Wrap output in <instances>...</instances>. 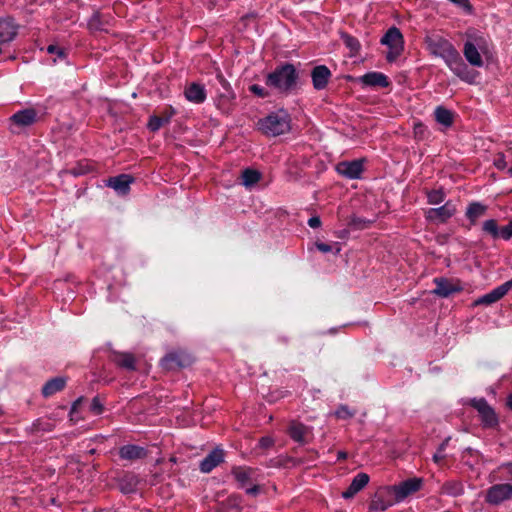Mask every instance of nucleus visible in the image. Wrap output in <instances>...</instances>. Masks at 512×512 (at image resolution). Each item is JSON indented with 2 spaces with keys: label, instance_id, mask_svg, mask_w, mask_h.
<instances>
[{
  "label": "nucleus",
  "instance_id": "ddd939ff",
  "mask_svg": "<svg viewBox=\"0 0 512 512\" xmlns=\"http://www.w3.org/2000/svg\"><path fill=\"white\" fill-rule=\"evenodd\" d=\"M336 171L349 179H357L363 172V160L343 161L337 164Z\"/></svg>",
  "mask_w": 512,
  "mask_h": 512
},
{
  "label": "nucleus",
  "instance_id": "3c124183",
  "mask_svg": "<svg viewBox=\"0 0 512 512\" xmlns=\"http://www.w3.org/2000/svg\"><path fill=\"white\" fill-rule=\"evenodd\" d=\"M444 458H445L444 452H440L438 450H437V452L433 456V460L437 464L441 463L444 460Z\"/></svg>",
  "mask_w": 512,
  "mask_h": 512
},
{
  "label": "nucleus",
  "instance_id": "5701e85b",
  "mask_svg": "<svg viewBox=\"0 0 512 512\" xmlns=\"http://www.w3.org/2000/svg\"><path fill=\"white\" fill-rule=\"evenodd\" d=\"M361 81L368 86L387 87L389 84L387 76L380 72H369L362 76Z\"/></svg>",
  "mask_w": 512,
  "mask_h": 512
},
{
  "label": "nucleus",
  "instance_id": "9d476101",
  "mask_svg": "<svg viewBox=\"0 0 512 512\" xmlns=\"http://www.w3.org/2000/svg\"><path fill=\"white\" fill-rule=\"evenodd\" d=\"M456 213V206L451 202L447 201L444 205L438 208H430L425 211V218L431 222L444 223L450 219Z\"/></svg>",
  "mask_w": 512,
  "mask_h": 512
},
{
  "label": "nucleus",
  "instance_id": "72a5a7b5",
  "mask_svg": "<svg viewBox=\"0 0 512 512\" xmlns=\"http://www.w3.org/2000/svg\"><path fill=\"white\" fill-rule=\"evenodd\" d=\"M356 414V411L353 409H350L346 405H341L338 407V409L334 412V415L338 419L347 420L352 418Z\"/></svg>",
  "mask_w": 512,
  "mask_h": 512
},
{
  "label": "nucleus",
  "instance_id": "37998d69",
  "mask_svg": "<svg viewBox=\"0 0 512 512\" xmlns=\"http://www.w3.org/2000/svg\"><path fill=\"white\" fill-rule=\"evenodd\" d=\"M494 165L500 170H503L507 167V162L503 154H500L499 157L494 161Z\"/></svg>",
  "mask_w": 512,
  "mask_h": 512
},
{
  "label": "nucleus",
  "instance_id": "f704fd0d",
  "mask_svg": "<svg viewBox=\"0 0 512 512\" xmlns=\"http://www.w3.org/2000/svg\"><path fill=\"white\" fill-rule=\"evenodd\" d=\"M369 224H370V221H368L364 218H361V217H357V216H352L348 222V225L355 229L367 228L369 226Z\"/></svg>",
  "mask_w": 512,
  "mask_h": 512
},
{
  "label": "nucleus",
  "instance_id": "9b49d317",
  "mask_svg": "<svg viewBox=\"0 0 512 512\" xmlns=\"http://www.w3.org/2000/svg\"><path fill=\"white\" fill-rule=\"evenodd\" d=\"M512 288V280L506 281L505 283L501 284L500 286L494 288L489 293L479 297L475 300L474 305H485L489 306L491 304L496 303L501 298H503Z\"/></svg>",
  "mask_w": 512,
  "mask_h": 512
},
{
  "label": "nucleus",
  "instance_id": "09e8293b",
  "mask_svg": "<svg viewBox=\"0 0 512 512\" xmlns=\"http://www.w3.org/2000/svg\"><path fill=\"white\" fill-rule=\"evenodd\" d=\"M308 225L311 227V228H318L320 227L321 225V220L319 217L317 216H314V217H311L309 220H308Z\"/></svg>",
  "mask_w": 512,
  "mask_h": 512
},
{
  "label": "nucleus",
  "instance_id": "20e7f679",
  "mask_svg": "<svg viewBox=\"0 0 512 512\" xmlns=\"http://www.w3.org/2000/svg\"><path fill=\"white\" fill-rule=\"evenodd\" d=\"M291 119L284 110L271 113L258 123L259 129L266 135L278 136L288 132L291 128Z\"/></svg>",
  "mask_w": 512,
  "mask_h": 512
},
{
  "label": "nucleus",
  "instance_id": "473e14b6",
  "mask_svg": "<svg viewBox=\"0 0 512 512\" xmlns=\"http://www.w3.org/2000/svg\"><path fill=\"white\" fill-rule=\"evenodd\" d=\"M444 493L452 496L461 495L464 491L463 486L459 482H448L443 486Z\"/></svg>",
  "mask_w": 512,
  "mask_h": 512
},
{
  "label": "nucleus",
  "instance_id": "4d7b16f0",
  "mask_svg": "<svg viewBox=\"0 0 512 512\" xmlns=\"http://www.w3.org/2000/svg\"><path fill=\"white\" fill-rule=\"evenodd\" d=\"M507 404L512 409V394L509 396Z\"/></svg>",
  "mask_w": 512,
  "mask_h": 512
},
{
  "label": "nucleus",
  "instance_id": "a878e982",
  "mask_svg": "<svg viewBox=\"0 0 512 512\" xmlns=\"http://www.w3.org/2000/svg\"><path fill=\"white\" fill-rule=\"evenodd\" d=\"M111 360L118 366L126 368L128 370H133L135 368V359L134 356L130 353L115 352L111 355Z\"/></svg>",
  "mask_w": 512,
  "mask_h": 512
},
{
  "label": "nucleus",
  "instance_id": "f03ea898",
  "mask_svg": "<svg viewBox=\"0 0 512 512\" xmlns=\"http://www.w3.org/2000/svg\"><path fill=\"white\" fill-rule=\"evenodd\" d=\"M490 54L489 40L480 33L468 32L463 46V55L468 63L474 67H482L483 56Z\"/></svg>",
  "mask_w": 512,
  "mask_h": 512
},
{
  "label": "nucleus",
  "instance_id": "c9c22d12",
  "mask_svg": "<svg viewBox=\"0 0 512 512\" xmlns=\"http://www.w3.org/2000/svg\"><path fill=\"white\" fill-rule=\"evenodd\" d=\"M164 120L158 116H152L148 122V127L151 131H157L162 125Z\"/></svg>",
  "mask_w": 512,
  "mask_h": 512
},
{
  "label": "nucleus",
  "instance_id": "a211bd4d",
  "mask_svg": "<svg viewBox=\"0 0 512 512\" xmlns=\"http://www.w3.org/2000/svg\"><path fill=\"white\" fill-rule=\"evenodd\" d=\"M37 118V112L32 109H24L13 114L10 118L12 124L19 127H27L32 125Z\"/></svg>",
  "mask_w": 512,
  "mask_h": 512
},
{
  "label": "nucleus",
  "instance_id": "bb28decb",
  "mask_svg": "<svg viewBox=\"0 0 512 512\" xmlns=\"http://www.w3.org/2000/svg\"><path fill=\"white\" fill-rule=\"evenodd\" d=\"M487 207L479 202L471 203L466 211V217L471 224H475L479 218L485 215Z\"/></svg>",
  "mask_w": 512,
  "mask_h": 512
},
{
  "label": "nucleus",
  "instance_id": "7c9ffc66",
  "mask_svg": "<svg viewBox=\"0 0 512 512\" xmlns=\"http://www.w3.org/2000/svg\"><path fill=\"white\" fill-rule=\"evenodd\" d=\"M482 229L485 233L489 234L494 239L499 238L500 228L498 227V224L494 219L486 220L483 223Z\"/></svg>",
  "mask_w": 512,
  "mask_h": 512
},
{
  "label": "nucleus",
  "instance_id": "4c0bfd02",
  "mask_svg": "<svg viewBox=\"0 0 512 512\" xmlns=\"http://www.w3.org/2000/svg\"><path fill=\"white\" fill-rule=\"evenodd\" d=\"M499 237L508 240L512 237V221L508 225L501 227Z\"/></svg>",
  "mask_w": 512,
  "mask_h": 512
},
{
  "label": "nucleus",
  "instance_id": "2f4dec72",
  "mask_svg": "<svg viewBox=\"0 0 512 512\" xmlns=\"http://www.w3.org/2000/svg\"><path fill=\"white\" fill-rule=\"evenodd\" d=\"M430 205H438L444 202L445 193L442 190H431L426 193Z\"/></svg>",
  "mask_w": 512,
  "mask_h": 512
},
{
  "label": "nucleus",
  "instance_id": "c756f323",
  "mask_svg": "<svg viewBox=\"0 0 512 512\" xmlns=\"http://www.w3.org/2000/svg\"><path fill=\"white\" fill-rule=\"evenodd\" d=\"M260 180V173L256 170L246 169L242 173V183L246 187L256 184Z\"/></svg>",
  "mask_w": 512,
  "mask_h": 512
},
{
  "label": "nucleus",
  "instance_id": "a18cd8bd",
  "mask_svg": "<svg viewBox=\"0 0 512 512\" xmlns=\"http://www.w3.org/2000/svg\"><path fill=\"white\" fill-rule=\"evenodd\" d=\"M498 470H506L507 471V477L509 480L512 481V462L504 463L498 467Z\"/></svg>",
  "mask_w": 512,
  "mask_h": 512
},
{
  "label": "nucleus",
  "instance_id": "de8ad7c7",
  "mask_svg": "<svg viewBox=\"0 0 512 512\" xmlns=\"http://www.w3.org/2000/svg\"><path fill=\"white\" fill-rule=\"evenodd\" d=\"M316 247L319 251L323 253H328L332 251V246L326 243H316Z\"/></svg>",
  "mask_w": 512,
  "mask_h": 512
},
{
  "label": "nucleus",
  "instance_id": "49530a36",
  "mask_svg": "<svg viewBox=\"0 0 512 512\" xmlns=\"http://www.w3.org/2000/svg\"><path fill=\"white\" fill-rule=\"evenodd\" d=\"M449 1L458 5L459 7H462L464 9L468 10V11L471 9L468 0H449Z\"/></svg>",
  "mask_w": 512,
  "mask_h": 512
},
{
  "label": "nucleus",
  "instance_id": "864d4df0",
  "mask_svg": "<svg viewBox=\"0 0 512 512\" xmlns=\"http://www.w3.org/2000/svg\"><path fill=\"white\" fill-rule=\"evenodd\" d=\"M424 130V126L422 124H418L415 126V133H421Z\"/></svg>",
  "mask_w": 512,
  "mask_h": 512
},
{
  "label": "nucleus",
  "instance_id": "39448f33",
  "mask_svg": "<svg viewBox=\"0 0 512 512\" xmlns=\"http://www.w3.org/2000/svg\"><path fill=\"white\" fill-rule=\"evenodd\" d=\"M381 43L389 48L387 60L394 61L403 51L404 40L400 30L391 27L381 39Z\"/></svg>",
  "mask_w": 512,
  "mask_h": 512
},
{
  "label": "nucleus",
  "instance_id": "c03bdc74",
  "mask_svg": "<svg viewBox=\"0 0 512 512\" xmlns=\"http://www.w3.org/2000/svg\"><path fill=\"white\" fill-rule=\"evenodd\" d=\"M345 43L352 50H357L359 47L358 41L355 38L350 37V36L345 37Z\"/></svg>",
  "mask_w": 512,
  "mask_h": 512
},
{
  "label": "nucleus",
  "instance_id": "f257e3e1",
  "mask_svg": "<svg viewBox=\"0 0 512 512\" xmlns=\"http://www.w3.org/2000/svg\"><path fill=\"white\" fill-rule=\"evenodd\" d=\"M425 42L429 52L434 56L442 58L457 77L467 83L475 81L477 73L469 69L449 40L438 34H432L426 37Z\"/></svg>",
  "mask_w": 512,
  "mask_h": 512
},
{
  "label": "nucleus",
  "instance_id": "58836bf2",
  "mask_svg": "<svg viewBox=\"0 0 512 512\" xmlns=\"http://www.w3.org/2000/svg\"><path fill=\"white\" fill-rule=\"evenodd\" d=\"M249 90H250L253 94H255V95L259 96V97H262V98H264V97H267V96H268V92L265 90V88H264V87H262V86H260V85H258V84H253V85H251V86L249 87Z\"/></svg>",
  "mask_w": 512,
  "mask_h": 512
},
{
  "label": "nucleus",
  "instance_id": "6ab92c4d",
  "mask_svg": "<svg viewBox=\"0 0 512 512\" xmlns=\"http://www.w3.org/2000/svg\"><path fill=\"white\" fill-rule=\"evenodd\" d=\"M119 455L122 459L134 461L145 458L147 450L142 446L129 444L120 448Z\"/></svg>",
  "mask_w": 512,
  "mask_h": 512
},
{
  "label": "nucleus",
  "instance_id": "393cba45",
  "mask_svg": "<svg viewBox=\"0 0 512 512\" xmlns=\"http://www.w3.org/2000/svg\"><path fill=\"white\" fill-rule=\"evenodd\" d=\"M289 435L291 438L299 443H305V438L308 433V428L299 422H291L289 426Z\"/></svg>",
  "mask_w": 512,
  "mask_h": 512
},
{
  "label": "nucleus",
  "instance_id": "4be33fe9",
  "mask_svg": "<svg viewBox=\"0 0 512 512\" xmlns=\"http://www.w3.org/2000/svg\"><path fill=\"white\" fill-rule=\"evenodd\" d=\"M434 282L436 284V288L434 289L433 293L441 297H448L452 293L461 290L458 285L453 284L445 278H436Z\"/></svg>",
  "mask_w": 512,
  "mask_h": 512
},
{
  "label": "nucleus",
  "instance_id": "0eeeda50",
  "mask_svg": "<svg viewBox=\"0 0 512 512\" xmlns=\"http://www.w3.org/2000/svg\"><path fill=\"white\" fill-rule=\"evenodd\" d=\"M512 498V484L502 483L491 486L485 496L487 503L499 505L502 502Z\"/></svg>",
  "mask_w": 512,
  "mask_h": 512
},
{
  "label": "nucleus",
  "instance_id": "79ce46f5",
  "mask_svg": "<svg viewBox=\"0 0 512 512\" xmlns=\"http://www.w3.org/2000/svg\"><path fill=\"white\" fill-rule=\"evenodd\" d=\"M90 171V167L88 164H86L85 166H83L82 164L79 165L78 168H74L72 169V173L75 175V176H78V175H83L87 172Z\"/></svg>",
  "mask_w": 512,
  "mask_h": 512
},
{
  "label": "nucleus",
  "instance_id": "f3484780",
  "mask_svg": "<svg viewBox=\"0 0 512 512\" xmlns=\"http://www.w3.org/2000/svg\"><path fill=\"white\" fill-rule=\"evenodd\" d=\"M369 482V476L366 473L357 474L347 490L342 492V497L344 499L353 498L359 491H361Z\"/></svg>",
  "mask_w": 512,
  "mask_h": 512
},
{
  "label": "nucleus",
  "instance_id": "6e6d98bb",
  "mask_svg": "<svg viewBox=\"0 0 512 512\" xmlns=\"http://www.w3.org/2000/svg\"><path fill=\"white\" fill-rule=\"evenodd\" d=\"M338 458L339 459H345L346 458V453L345 452H339L338 453Z\"/></svg>",
  "mask_w": 512,
  "mask_h": 512
},
{
  "label": "nucleus",
  "instance_id": "ea45409f",
  "mask_svg": "<svg viewBox=\"0 0 512 512\" xmlns=\"http://www.w3.org/2000/svg\"><path fill=\"white\" fill-rule=\"evenodd\" d=\"M47 51L50 54H57V57L60 59L65 57V51L62 48L57 47L55 45L48 46Z\"/></svg>",
  "mask_w": 512,
  "mask_h": 512
},
{
  "label": "nucleus",
  "instance_id": "13d9d810",
  "mask_svg": "<svg viewBox=\"0 0 512 512\" xmlns=\"http://www.w3.org/2000/svg\"><path fill=\"white\" fill-rule=\"evenodd\" d=\"M508 173L512 176V166L508 169Z\"/></svg>",
  "mask_w": 512,
  "mask_h": 512
},
{
  "label": "nucleus",
  "instance_id": "dca6fc26",
  "mask_svg": "<svg viewBox=\"0 0 512 512\" xmlns=\"http://www.w3.org/2000/svg\"><path fill=\"white\" fill-rule=\"evenodd\" d=\"M224 460V451L222 449L216 448L211 451L201 462H200V470L203 473L211 472L215 467H217Z\"/></svg>",
  "mask_w": 512,
  "mask_h": 512
},
{
  "label": "nucleus",
  "instance_id": "5fc2aeb1",
  "mask_svg": "<svg viewBox=\"0 0 512 512\" xmlns=\"http://www.w3.org/2000/svg\"><path fill=\"white\" fill-rule=\"evenodd\" d=\"M447 443H448V439H447V440H445V441H444V442L439 446L438 451H440V452H444V451H445V448H446V446H447Z\"/></svg>",
  "mask_w": 512,
  "mask_h": 512
},
{
  "label": "nucleus",
  "instance_id": "8fccbe9b",
  "mask_svg": "<svg viewBox=\"0 0 512 512\" xmlns=\"http://www.w3.org/2000/svg\"><path fill=\"white\" fill-rule=\"evenodd\" d=\"M273 445V440L270 437H263L260 440V446L262 448H269Z\"/></svg>",
  "mask_w": 512,
  "mask_h": 512
},
{
  "label": "nucleus",
  "instance_id": "e433bc0d",
  "mask_svg": "<svg viewBox=\"0 0 512 512\" xmlns=\"http://www.w3.org/2000/svg\"><path fill=\"white\" fill-rule=\"evenodd\" d=\"M89 409L94 415H99L103 411V405L101 404L100 400L97 397H95L93 398Z\"/></svg>",
  "mask_w": 512,
  "mask_h": 512
},
{
  "label": "nucleus",
  "instance_id": "1a4fd4ad",
  "mask_svg": "<svg viewBox=\"0 0 512 512\" xmlns=\"http://www.w3.org/2000/svg\"><path fill=\"white\" fill-rule=\"evenodd\" d=\"M391 490V486L380 488L370 503V510L385 511L393 504L397 503L396 500H394V492Z\"/></svg>",
  "mask_w": 512,
  "mask_h": 512
},
{
  "label": "nucleus",
  "instance_id": "a19ab883",
  "mask_svg": "<svg viewBox=\"0 0 512 512\" xmlns=\"http://www.w3.org/2000/svg\"><path fill=\"white\" fill-rule=\"evenodd\" d=\"M81 402H82V398H79L72 405V408L70 411V416H71L72 421H77L76 414H77L79 406L81 405Z\"/></svg>",
  "mask_w": 512,
  "mask_h": 512
},
{
  "label": "nucleus",
  "instance_id": "423d86ee",
  "mask_svg": "<svg viewBox=\"0 0 512 512\" xmlns=\"http://www.w3.org/2000/svg\"><path fill=\"white\" fill-rule=\"evenodd\" d=\"M423 480L421 478H409L398 485L391 486L394 492V500L396 502L404 501L408 496L416 493L422 487Z\"/></svg>",
  "mask_w": 512,
  "mask_h": 512
},
{
  "label": "nucleus",
  "instance_id": "6e6552de",
  "mask_svg": "<svg viewBox=\"0 0 512 512\" xmlns=\"http://www.w3.org/2000/svg\"><path fill=\"white\" fill-rule=\"evenodd\" d=\"M470 403L478 411L484 427L491 428L497 425L498 418L484 398L472 399Z\"/></svg>",
  "mask_w": 512,
  "mask_h": 512
},
{
  "label": "nucleus",
  "instance_id": "603ef678",
  "mask_svg": "<svg viewBox=\"0 0 512 512\" xmlns=\"http://www.w3.org/2000/svg\"><path fill=\"white\" fill-rule=\"evenodd\" d=\"M258 489H259V488H258L257 486H254V487H252V488H248V489H247V493H248V494H256V493L258 492Z\"/></svg>",
  "mask_w": 512,
  "mask_h": 512
},
{
  "label": "nucleus",
  "instance_id": "4468645a",
  "mask_svg": "<svg viewBox=\"0 0 512 512\" xmlns=\"http://www.w3.org/2000/svg\"><path fill=\"white\" fill-rule=\"evenodd\" d=\"M134 179L131 175L121 174L115 177H111L107 186L114 189L119 195H126L130 190V185Z\"/></svg>",
  "mask_w": 512,
  "mask_h": 512
},
{
  "label": "nucleus",
  "instance_id": "aec40b11",
  "mask_svg": "<svg viewBox=\"0 0 512 512\" xmlns=\"http://www.w3.org/2000/svg\"><path fill=\"white\" fill-rule=\"evenodd\" d=\"M184 94L188 101L196 104L203 103L206 99L205 87L198 83H191L189 86H187Z\"/></svg>",
  "mask_w": 512,
  "mask_h": 512
},
{
  "label": "nucleus",
  "instance_id": "2eb2a0df",
  "mask_svg": "<svg viewBox=\"0 0 512 512\" xmlns=\"http://www.w3.org/2000/svg\"><path fill=\"white\" fill-rule=\"evenodd\" d=\"M311 77L313 87L316 90H322L327 86L331 78V72L325 65H318L313 68Z\"/></svg>",
  "mask_w": 512,
  "mask_h": 512
},
{
  "label": "nucleus",
  "instance_id": "f8f14e48",
  "mask_svg": "<svg viewBox=\"0 0 512 512\" xmlns=\"http://www.w3.org/2000/svg\"><path fill=\"white\" fill-rule=\"evenodd\" d=\"M161 363L165 369L171 370L190 365L192 363V357L184 351H178L165 356Z\"/></svg>",
  "mask_w": 512,
  "mask_h": 512
},
{
  "label": "nucleus",
  "instance_id": "cd10ccee",
  "mask_svg": "<svg viewBox=\"0 0 512 512\" xmlns=\"http://www.w3.org/2000/svg\"><path fill=\"white\" fill-rule=\"evenodd\" d=\"M436 121L444 127H450L453 124L454 115L453 113L442 107L438 106L434 111Z\"/></svg>",
  "mask_w": 512,
  "mask_h": 512
},
{
  "label": "nucleus",
  "instance_id": "c85d7f7f",
  "mask_svg": "<svg viewBox=\"0 0 512 512\" xmlns=\"http://www.w3.org/2000/svg\"><path fill=\"white\" fill-rule=\"evenodd\" d=\"M232 474L241 485H245L253 479L255 471L248 467H235Z\"/></svg>",
  "mask_w": 512,
  "mask_h": 512
},
{
  "label": "nucleus",
  "instance_id": "b1692460",
  "mask_svg": "<svg viewBox=\"0 0 512 512\" xmlns=\"http://www.w3.org/2000/svg\"><path fill=\"white\" fill-rule=\"evenodd\" d=\"M66 384V380L62 377L53 378L45 383L42 388V393L45 397H49L54 395L55 393L61 391Z\"/></svg>",
  "mask_w": 512,
  "mask_h": 512
},
{
  "label": "nucleus",
  "instance_id": "7ed1b4c3",
  "mask_svg": "<svg viewBox=\"0 0 512 512\" xmlns=\"http://www.w3.org/2000/svg\"><path fill=\"white\" fill-rule=\"evenodd\" d=\"M298 73L292 64H284L269 73L266 85L281 92L287 93L296 87Z\"/></svg>",
  "mask_w": 512,
  "mask_h": 512
},
{
  "label": "nucleus",
  "instance_id": "412c9836",
  "mask_svg": "<svg viewBox=\"0 0 512 512\" xmlns=\"http://www.w3.org/2000/svg\"><path fill=\"white\" fill-rule=\"evenodd\" d=\"M17 34V27L12 19H0V44L12 41Z\"/></svg>",
  "mask_w": 512,
  "mask_h": 512
}]
</instances>
